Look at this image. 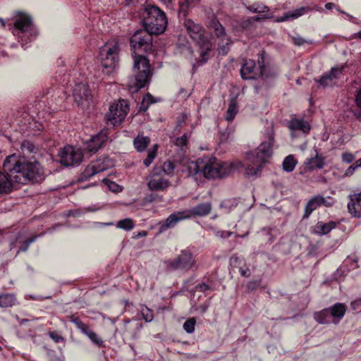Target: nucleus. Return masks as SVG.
<instances>
[{
    "mask_svg": "<svg viewBox=\"0 0 361 361\" xmlns=\"http://www.w3.org/2000/svg\"><path fill=\"white\" fill-rule=\"evenodd\" d=\"M142 21L144 27L153 35L163 33L168 24L165 13L154 5H147L145 6Z\"/></svg>",
    "mask_w": 361,
    "mask_h": 361,
    "instance_id": "nucleus-5",
    "label": "nucleus"
},
{
    "mask_svg": "<svg viewBox=\"0 0 361 361\" xmlns=\"http://www.w3.org/2000/svg\"><path fill=\"white\" fill-rule=\"evenodd\" d=\"M240 75L243 80H256L274 78L276 73L267 66L264 63V51L258 54L257 66L252 59L245 60L240 68Z\"/></svg>",
    "mask_w": 361,
    "mask_h": 361,
    "instance_id": "nucleus-4",
    "label": "nucleus"
},
{
    "mask_svg": "<svg viewBox=\"0 0 361 361\" xmlns=\"http://www.w3.org/2000/svg\"><path fill=\"white\" fill-rule=\"evenodd\" d=\"M144 200L146 202H161L162 196H160L157 193L152 192L150 194L147 195L145 197Z\"/></svg>",
    "mask_w": 361,
    "mask_h": 361,
    "instance_id": "nucleus-44",
    "label": "nucleus"
},
{
    "mask_svg": "<svg viewBox=\"0 0 361 361\" xmlns=\"http://www.w3.org/2000/svg\"><path fill=\"white\" fill-rule=\"evenodd\" d=\"M336 226V223L333 221H330L328 223L319 221L315 226V233L319 235H326L333 230Z\"/></svg>",
    "mask_w": 361,
    "mask_h": 361,
    "instance_id": "nucleus-29",
    "label": "nucleus"
},
{
    "mask_svg": "<svg viewBox=\"0 0 361 361\" xmlns=\"http://www.w3.org/2000/svg\"><path fill=\"white\" fill-rule=\"evenodd\" d=\"M73 97L78 105H82L85 102L90 99L91 93L89 87L82 82L76 84L73 89Z\"/></svg>",
    "mask_w": 361,
    "mask_h": 361,
    "instance_id": "nucleus-17",
    "label": "nucleus"
},
{
    "mask_svg": "<svg viewBox=\"0 0 361 361\" xmlns=\"http://www.w3.org/2000/svg\"><path fill=\"white\" fill-rule=\"evenodd\" d=\"M319 201H323V196L317 195L311 198L307 203L303 214V218H308L312 212H314L320 205Z\"/></svg>",
    "mask_w": 361,
    "mask_h": 361,
    "instance_id": "nucleus-26",
    "label": "nucleus"
},
{
    "mask_svg": "<svg viewBox=\"0 0 361 361\" xmlns=\"http://www.w3.org/2000/svg\"><path fill=\"white\" fill-rule=\"evenodd\" d=\"M355 172V171L353 170V168L352 166H349L345 172V176H350L353 174V173Z\"/></svg>",
    "mask_w": 361,
    "mask_h": 361,
    "instance_id": "nucleus-62",
    "label": "nucleus"
},
{
    "mask_svg": "<svg viewBox=\"0 0 361 361\" xmlns=\"http://www.w3.org/2000/svg\"><path fill=\"white\" fill-rule=\"evenodd\" d=\"M188 143V135L184 133L181 137H177L175 141V145L178 147L185 146Z\"/></svg>",
    "mask_w": 361,
    "mask_h": 361,
    "instance_id": "nucleus-49",
    "label": "nucleus"
},
{
    "mask_svg": "<svg viewBox=\"0 0 361 361\" xmlns=\"http://www.w3.org/2000/svg\"><path fill=\"white\" fill-rule=\"evenodd\" d=\"M49 336L55 343H57L64 342L65 341V338L56 331H49Z\"/></svg>",
    "mask_w": 361,
    "mask_h": 361,
    "instance_id": "nucleus-46",
    "label": "nucleus"
},
{
    "mask_svg": "<svg viewBox=\"0 0 361 361\" xmlns=\"http://www.w3.org/2000/svg\"><path fill=\"white\" fill-rule=\"evenodd\" d=\"M247 10H248L250 12L252 13H257V2L252 4V5H250L248 6H246Z\"/></svg>",
    "mask_w": 361,
    "mask_h": 361,
    "instance_id": "nucleus-59",
    "label": "nucleus"
},
{
    "mask_svg": "<svg viewBox=\"0 0 361 361\" xmlns=\"http://www.w3.org/2000/svg\"><path fill=\"white\" fill-rule=\"evenodd\" d=\"M133 58V77L128 85V90L138 92L149 83L152 71L149 59L144 54L132 55Z\"/></svg>",
    "mask_w": 361,
    "mask_h": 361,
    "instance_id": "nucleus-3",
    "label": "nucleus"
},
{
    "mask_svg": "<svg viewBox=\"0 0 361 361\" xmlns=\"http://www.w3.org/2000/svg\"><path fill=\"white\" fill-rule=\"evenodd\" d=\"M155 102L156 101L154 97L149 93H147L142 99L139 107V111L145 112L148 109L149 105Z\"/></svg>",
    "mask_w": 361,
    "mask_h": 361,
    "instance_id": "nucleus-36",
    "label": "nucleus"
},
{
    "mask_svg": "<svg viewBox=\"0 0 361 361\" xmlns=\"http://www.w3.org/2000/svg\"><path fill=\"white\" fill-rule=\"evenodd\" d=\"M85 335H86L91 341L98 347H102L104 345L103 340L92 329H89L87 334H85Z\"/></svg>",
    "mask_w": 361,
    "mask_h": 361,
    "instance_id": "nucleus-39",
    "label": "nucleus"
},
{
    "mask_svg": "<svg viewBox=\"0 0 361 361\" xmlns=\"http://www.w3.org/2000/svg\"><path fill=\"white\" fill-rule=\"evenodd\" d=\"M257 13H266L270 11L269 7L259 2H257Z\"/></svg>",
    "mask_w": 361,
    "mask_h": 361,
    "instance_id": "nucleus-51",
    "label": "nucleus"
},
{
    "mask_svg": "<svg viewBox=\"0 0 361 361\" xmlns=\"http://www.w3.org/2000/svg\"><path fill=\"white\" fill-rule=\"evenodd\" d=\"M46 178L44 169L32 157L28 159L16 154L8 156L0 171V195L12 191L13 183H40Z\"/></svg>",
    "mask_w": 361,
    "mask_h": 361,
    "instance_id": "nucleus-1",
    "label": "nucleus"
},
{
    "mask_svg": "<svg viewBox=\"0 0 361 361\" xmlns=\"http://www.w3.org/2000/svg\"><path fill=\"white\" fill-rule=\"evenodd\" d=\"M306 167L311 171L321 169L324 166V158L319 156L316 152L315 157L307 159L305 161Z\"/></svg>",
    "mask_w": 361,
    "mask_h": 361,
    "instance_id": "nucleus-27",
    "label": "nucleus"
},
{
    "mask_svg": "<svg viewBox=\"0 0 361 361\" xmlns=\"http://www.w3.org/2000/svg\"><path fill=\"white\" fill-rule=\"evenodd\" d=\"M183 25L189 37L199 45L201 49L200 55L202 63L207 62L212 44L205 35L204 27L200 23H197L191 19H185Z\"/></svg>",
    "mask_w": 361,
    "mask_h": 361,
    "instance_id": "nucleus-7",
    "label": "nucleus"
},
{
    "mask_svg": "<svg viewBox=\"0 0 361 361\" xmlns=\"http://www.w3.org/2000/svg\"><path fill=\"white\" fill-rule=\"evenodd\" d=\"M20 149L23 154L22 157H26L30 159L32 157H34V154H36L39 152V149L32 142L29 140H24L20 144ZM21 157V156H19Z\"/></svg>",
    "mask_w": 361,
    "mask_h": 361,
    "instance_id": "nucleus-23",
    "label": "nucleus"
},
{
    "mask_svg": "<svg viewBox=\"0 0 361 361\" xmlns=\"http://www.w3.org/2000/svg\"><path fill=\"white\" fill-rule=\"evenodd\" d=\"M288 127L292 133H293L294 131H300L307 134L310 130V126L309 123L302 119L293 118L290 120L288 123ZM292 136H293V134H292Z\"/></svg>",
    "mask_w": 361,
    "mask_h": 361,
    "instance_id": "nucleus-22",
    "label": "nucleus"
},
{
    "mask_svg": "<svg viewBox=\"0 0 361 361\" xmlns=\"http://www.w3.org/2000/svg\"><path fill=\"white\" fill-rule=\"evenodd\" d=\"M35 239V237L30 238L27 240H26L23 243V244L21 245V247L19 248L18 252L27 251L29 247V245H30V243L34 242Z\"/></svg>",
    "mask_w": 361,
    "mask_h": 361,
    "instance_id": "nucleus-50",
    "label": "nucleus"
},
{
    "mask_svg": "<svg viewBox=\"0 0 361 361\" xmlns=\"http://www.w3.org/2000/svg\"><path fill=\"white\" fill-rule=\"evenodd\" d=\"M261 284V279L249 281L246 285L247 292H252L256 290Z\"/></svg>",
    "mask_w": 361,
    "mask_h": 361,
    "instance_id": "nucleus-45",
    "label": "nucleus"
},
{
    "mask_svg": "<svg viewBox=\"0 0 361 361\" xmlns=\"http://www.w3.org/2000/svg\"><path fill=\"white\" fill-rule=\"evenodd\" d=\"M355 159V156L348 152L342 154V161L345 163L350 164Z\"/></svg>",
    "mask_w": 361,
    "mask_h": 361,
    "instance_id": "nucleus-52",
    "label": "nucleus"
},
{
    "mask_svg": "<svg viewBox=\"0 0 361 361\" xmlns=\"http://www.w3.org/2000/svg\"><path fill=\"white\" fill-rule=\"evenodd\" d=\"M176 165L173 162L170 161H166L163 164V166L161 167H159L161 169L160 173L162 175L167 174V175H172L173 173V171L175 169Z\"/></svg>",
    "mask_w": 361,
    "mask_h": 361,
    "instance_id": "nucleus-40",
    "label": "nucleus"
},
{
    "mask_svg": "<svg viewBox=\"0 0 361 361\" xmlns=\"http://www.w3.org/2000/svg\"><path fill=\"white\" fill-rule=\"evenodd\" d=\"M312 8L310 6H302L300 8H296L293 11H290L283 14V16L279 18L276 21L277 22H284L289 20L296 19L304 14L308 13L312 11Z\"/></svg>",
    "mask_w": 361,
    "mask_h": 361,
    "instance_id": "nucleus-20",
    "label": "nucleus"
},
{
    "mask_svg": "<svg viewBox=\"0 0 361 361\" xmlns=\"http://www.w3.org/2000/svg\"><path fill=\"white\" fill-rule=\"evenodd\" d=\"M329 310L332 317V322L336 324L344 317L346 307L343 303L337 302L329 307Z\"/></svg>",
    "mask_w": 361,
    "mask_h": 361,
    "instance_id": "nucleus-21",
    "label": "nucleus"
},
{
    "mask_svg": "<svg viewBox=\"0 0 361 361\" xmlns=\"http://www.w3.org/2000/svg\"><path fill=\"white\" fill-rule=\"evenodd\" d=\"M164 264L171 271L180 270L186 272L198 268L195 257L187 249L181 250L176 258L166 260Z\"/></svg>",
    "mask_w": 361,
    "mask_h": 361,
    "instance_id": "nucleus-9",
    "label": "nucleus"
},
{
    "mask_svg": "<svg viewBox=\"0 0 361 361\" xmlns=\"http://www.w3.org/2000/svg\"><path fill=\"white\" fill-rule=\"evenodd\" d=\"M161 169L158 166L154 167L150 173V179L147 185L151 190H164L169 186V181L163 178L160 173Z\"/></svg>",
    "mask_w": 361,
    "mask_h": 361,
    "instance_id": "nucleus-16",
    "label": "nucleus"
},
{
    "mask_svg": "<svg viewBox=\"0 0 361 361\" xmlns=\"http://www.w3.org/2000/svg\"><path fill=\"white\" fill-rule=\"evenodd\" d=\"M107 140V133L101 131L98 134L94 135L87 144V149L90 152H97Z\"/></svg>",
    "mask_w": 361,
    "mask_h": 361,
    "instance_id": "nucleus-18",
    "label": "nucleus"
},
{
    "mask_svg": "<svg viewBox=\"0 0 361 361\" xmlns=\"http://www.w3.org/2000/svg\"><path fill=\"white\" fill-rule=\"evenodd\" d=\"M204 159L202 158L197 159L195 161H190L185 166V171L188 176H193L197 174L200 171L202 172Z\"/></svg>",
    "mask_w": 361,
    "mask_h": 361,
    "instance_id": "nucleus-25",
    "label": "nucleus"
},
{
    "mask_svg": "<svg viewBox=\"0 0 361 361\" xmlns=\"http://www.w3.org/2000/svg\"><path fill=\"white\" fill-rule=\"evenodd\" d=\"M350 308L355 313L361 312V298L355 300L350 303Z\"/></svg>",
    "mask_w": 361,
    "mask_h": 361,
    "instance_id": "nucleus-47",
    "label": "nucleus"
},
{
    "mask_svg": "<svg viewBox=\"0 0 361 361\" xmlns=\"http://www.w3.org/2000/svg\"><path fill=\"white\" fill-rule=\"evenodd\" d=\"M189 5V0H182L179 3V11L184 14L187 12L188 8Z\"/></svg>",
    "mask_w": 361,
    "mask_h": 361,
    "instance_id": "nucleus-53",
    "label": "nucleus"
},
{
    "mask_svg": "<svg viewBox=\"0 0 361 361\" xmlns=\"http://www.w3.org/2000/svg\"><path fill=\"white\" fill-rule=\"evenodd\" d=\"M274 230L272 229V228H263L262 229V231L266 233L267 235H269V240L272 243L274 239H275V236L273 235V231Z\"/></svg>",
    "mask_w": 361,
    "mask_h": 361,
    "instance_id": "nucleus-55",
    "label": "nucleus"
},
{
    "mask_svg": "<svg viewBox=\"0 0 361 361\" xmlns=\"http://www.w3.org/2000/svg\"><path fill=\"white\" fill-rule=\"evenodd\" d=\"M297 164V161L293 155L287 156L283 161V169L287 172H291L294 170Z\"/></svg>",
    "mask_w": 361,
    "mask_h": 361,
    "instance_id": "nucleus-35",
    "label": "nucleus"
},
{
    "mask_svg": "<svg viewBox=\"0 0 361 361\" xmlns=\"http://www.w3.org/2000/svg\"><path fill=\"white\" fill-rule=\"evenodd\" d=\"M252 25V23L251 21L250 18L242 21L241 26L243 29H248L250 26Z\"/></svg>",
    "mask_w": 361,
    "mask_h": 361,
    "instance_id": "nucleus-57",
    "label": "nucleus"
},
{
    "mask_svg": "<svg viewBox=\"0 0 361 361\" xmlns=\"http://www.w3.org/2000/svg\"><path fill=\"white\" fill-rule=\"evenodd\" d=\"M348 203V212L353 216H361V193H356L349 196Z\"/></svg>",
    "mask_w": 361,
    "mask_h": 361,
    "instance_id": "nucleus-19",
    "label": "nucleus"
},
{
    "mask_svg": "<svg viewBox=\"0 0 361 361\" xmlns=\"http://www.w3.org/2000/svg\"><path fill=\"white\" fill-rule=\"evenodd\" d=\"M196 324V319L194 317L189 318L187 319L183 324V329L188 334H192L195 331V327Z\"/></svg>",
    "mask_w": 361,
    "mask_h": 361,
    "instance_id": "nucleus-42",
    "label": "nucleus"
},
{
    "mask_svg": "<svg viewBox=\"0 0 361 361\" xmlns=\"http://www.w3.org/2000/svg\"><path fill=\"white\" fill-rule=\"evenodd\" d=\"M159 145L155 144L152 148L148 152L147 157L144 159L143 164L145 166L148 167L154 161L157 155Z\"/></svg>",
    "mask_w": 361,
    "mask_h": 361,
    "instance_id": "nucleus-38",
    "label": "nucleus"
},
{
    "mask_svg": "<svg viewBox=\"0 0 361 361\" xmlns=\"http://www.w3.org/2000/svg\"><path fill=\"white\" fill-rule=\"evenodd\" d=\"M346 68V63L336 65L332 67L329 72L323 74L319 79H314V81L324 88L333 86L341 78Z\"/></svg>",
    "mask_w": 361,
    "mask_h": 361,
    "instance_id": "nucleus-15",
    "label": "nucleus"
},
{
    "mask_svg": "<svg viewBox=\"0 0 361 361\" xmlns=\"http://www.w3.org/2000/svg\"><path fill=\"white\" fill-rule=\"evenodd\" d=\"M102 172V169L99 167H96L94 164L92 162L89 164L84 171L80 174L78 178V182L82 183L89 180L91 177L94 176L97 173Z\"/></svg>",
    "mask_w": 361,
    "mask_h": 361,
    "instance_id": "nucleus-24",
    "label": "nucleus"
},
{
    "mask_svg": "<svg viewBox=\"0 0 361 361\" xmlns=\"http://www.w3.org/2000/svg\"><path fill=\"white\" fill-rule=\"evenodd\" d=\"M69 320L73 323L75 326L83 334H87V331L89 330V326L85 324L78 317H75L72 314L68 316Z\"/></svg>",
    "mask_w": 361,
    "mask_h": 361,
    "instance_id": "nucleus-33",
    "label": "nucleus"
},
{
    "mask_svg": "<svg viewBox=\"0 0 361 361\" xmlns=\"http://www.w3.org/2000/svg\"><path fill=\"white\" fill-rule=\"evenodd\" d=\"M16 300L15 295L13 294H4L0 295V307H8L14 305Z\"/></svg>",
    "mask_w": 361,
    "mask_h": 361,
    "instance_id": "nucleus-34",
    "label": "nucleus"
},
{
    "mask_svg": "<svg viewBox=\"0 0 361 361\" xmlns=\"http://www.w3.org/2000/svg\"><path fill=\"white\" fill-rule=\"evenodd\" d=\"M271 17H272L271 16H268L267 14H264V15H263L262 16H252V17H250V18L251 19V21H252V24H253L255 22L259 21L262 19L271 18Z\"/></svg>",
    "mask_w": 361,
    "mask_h": 361,
    "instance_id": "nucleus-56",
    "label": "nucleus"
},
{
    "mask_svg": "<svg viewBox=\"0 0 361 361\" xmlns=\"http://www.w3.org/2000/svg\"><path fill=\"white\" fill-rule=\"evenodd\" d=\"M135 226L133 221L130 218L121 219L116 223V227L124 231H131Z\"/></svg>",
    "mask_w": 361,
    "mask_h": 361,
    "instance_id": "nucleus-37",
    "label": "nucleus"
},
{
    "mask_svg": "<svg viewBox=\"0 0 361 361\" xmlns=\"http://www.w3.org/2000/svg\"><path fill=\"white\" fill-rule=\"evenodd\" d=\"M272 154L271 142H262L255 151L246 153L245 163L241 161L228 163L219 161L216 157H204L202 173L206 178H225L235 169L245 168V175L257 177L261 174L263 164Z\"/></svg>",
    "mask_w": 361,
    "mask_h": 361,
    "instance_id": "nucleus-2",
    "label": "nucleus"
},
{
    "mask_svg": "<svg viewBox=\"0 0 361 361\" xmlns=\"http://www.w3.org/2000/svg\"><path fill=\"white\" fill-rule=\"evenodd\" d=\"M239 271H240V275L243 277L247 278L250 276V271L249 268H246L245 269L243 268H240Z\"/></svg>",
    "mask_w": 361,
    "mask_h": 361,
    "instance_id": "nucleus-58",
    "label": "nucleus"
},
{
    "mask_svg": "<svg viewBox=\"0 0 361 361\" xmlns=\"http://www.w3.org/2000/svg\"><path fill=\"white\" fill-rule=\"evenodd\" d=\"M59 156L61 164L66 166L79 165L83 159L82 151L71 145L65 146Z\"/></svg>",
    "mask_w": 361,
    "mask_h": 361,
    "instance_id": "nucleus-13",
    "label": "nucleus"
},
{
    "mask_svg": "<svg viewBox=\"0 0 361 361\" xmlns=\"http://www.w3.org/2000/svg\"><path fill=\"white\" fill-rule=\"evenodd\" d=\"M313 317L315 321L322 324H329L331 322V317L329 308H325L321 311L314 312Z\"/></svg>",
    "mask_w": 361,
    "mask_h": 361,
    "instance_id": "nucleus-30",
    "label": "nucleus"
},
{
    "mask_svg": "<svg viewBox=\"0 0 361 361\" xmlns=\"http://www.w3.org/2000/svg\"><path fill=\"white\" fill-rule=\"evenodd\" d=\"M320 205H324L326 207H331L333 204L332 202L328 201L323 197V201H319Z\"/></svg>",
    "mask_w": 361,
    "mask_h": 361,
    "instance_id": "nucleus-60",
    "label": "nucleus"
},
{
    "mask_svg": "<svg viewBox=\"0 0 361 361\" xmlns=\"http://www.w3.org/2000/svg\"><path fill=\"white\" fill-rule=\"evenodd\" d=\"M93 164L95 165L96 167H99L102 169V171L108 169L109 168L113 166L112 159L109 157H102L98 159L95 161H92Z\"/></svg>",
    "mask_w": 361,
    "mask_h": 361,
    "instance_id": "nucleus-32",
    "label": "nucleus"
},
{
    "mask_svg": "<svg viewBox=\"0 0 361 361\" xmlns=\"http://www.w3.org/2000/svg\"><path fill=\"white\" fill-rule=\"evenodd\" d=\"M13 34L18 37V42L23 46L33 40L37 37V32L32 18L25 13H18L15 17Z\"/></svg>",
    "mask_w": 361,
    "mask_h": 361,
    "instance_id": "nucleus-8",
    "label": "nucleus"
},
{
    "mask_svg": "<svg viewBox=\"0 0 361 361\" xmlns=\"http://www.w3.org/2000/svg\"><path fill=\"white\" fill-rule=\"evenodd\" d=\"M209 27L219 39L218 47L219 53L222 55L227 54L233 42L226 34L224 27L220 23L216 16H213L210 20Z\"/></svg>",
    "mask_w": 361,
    "mask_h": 361,
    "instance_id": "nucleus-12",
    "label": "nucleus"
},
{
    "mask_svg": "<svg viewBox=\"0 0 361 361\" xmlns=\"http://www.w3.org/2000/svg\"><path fill=\"white\" fill-rule=\"evenodd\" d=\"M152 33L145 28L137 30L130 39L132 55L149 53L152 48Z\"/></svg>",
    "mask_w": 361,
    "mask_h": 361,
    "instance_id": "nucleus-10",
    "label": "nucleus"
},
{
    "mask_svg": "<svg viewBox=\"0 0 361 361\" xmlns=\"http://www.w3.org/2000/svg\"><path fill=\"white\" fill-rule=\"evenodd\" d=\"M212 203L209 202L200 203L188 210L178 212L171 214L160 226V232L164 231L168 228L174 227L178 222L181 220L190 219L191 217H202L207 216L212 211Z\"/></svg>",
    "mask_w": 361,
    "mask_h": 361,
    "instance_id": "nucleus-6",
    "label": "nucleus"
},
{
    "mask_svg": "<svg viewBox=\"0 0 361 361\" xmlns=\"http://www.w3.org/2000/svg\"><path fill=\"white\" fill-rule=\"evenodd\" d=\"M196 290L200 292H205L210 289V287L207 283L202 282L197 284L195 287Z\"/></svg>",
    "mask_w": 361,
    "mask_h": 361,
    "instance_id": "nucleus-54",
    "label": "nucleus"
},
{
    "mask_svg": "<svg viewBox=\"0 0 361 361\" xmlns=\"http://www.w3.org/2000/svg\"><path fill=\"white\" fill-rule=\"evenodd\" d=\"M142 318L146 322H150L154 318L153 312L147 306L142 305L140 310Z\"/></svg>",
    "mask_w": 361,
    "mask_h": 361,
    "instance_id": "nucleus-41",
    "label": "nucleus"
},
{
    "mask_svg": "<svg viewBox=\"0 0 361 361\" xmlns=\"http://www.w3.org/2000/svg\"><path fill=\"white\" fill-rule=\"evenodd\" d=\"M238 111V109L236 99L235 98H232L228 104V106L226 111V120L228 122L232 121Z\"/></svg>",
    "mask_w": 361,
    "mask_h": 361,
    "instance_id": "nucleus-31",
    "label": "nucleus"
},
{
    "mask_svg": "<svg viewBox=\"0 0 361 361\" xmlns=\"http://www.w3.org/2000/svg\"><path fill=\"white\" fill-rule=\"evenodd\" d=\"M179 94L182 95L185 98H188L190 95V93L187 92L183 88H182L179 91Z\"/></svg>",
    "mask_w": 361,
    "mask_h": 361,
    "instance_id": "nucleus-63",
    "label": "nucleus"
},
{
    "mask_svg": "<svg viewBox=\"0 0 361 361\" xmlns=\"http://www.w3.org/2000/svg\"><path fill=\"white\" fill-rule=\"evenodd\" d=\"M150 143V138L148 136H144L139 133L133 140V145L139 152H143Z\"/></svg>",
    "mask_w": 361,
    "mask_h": 361,
    "instance_id": "nucleus-28",
    "label": "nucleus"
},
{
    "mask_svg": "<svg viewBox=\"0 0 361 361\" xmlns=\"http://www.w3.org/2000/svg\"><path fill=\"white\" fill-rule=\"evenodd\" d=\"M129 109L128 102L126 99H121L117 103L111 104L105 115L106 126L112 128L119 126L124 121Z\"/></svg>",
    "mask_w": 361,
    "mask_h": 361,
    "instance_id": "nucleus-11",
    "label": "nucleus"
},
{
    "mask_svg": "<svg viewBox=\"0 0 361 361\" xmlns=\"http://www.w3.org/2000/svg\"><path fill=\"white\" fill-rule=\"evenodd\" d=\"M99 58L102 66L106 69V73H110L116 67L118 63V47H104L99 51Z\"/></svg>",
    "mask_w": 361,
    "mask_h": 361,
    "instance_id": "nucleus-14",
    "label": "nucleus"
},
{
    "mask_svg": "<svg viewBox=\"0 0 361 361\" xmlns=\"http://www.w3.org/2000/svg\"><path fill=\"white\" fill-rule=\"evenodd\" d=\"M292 42L295 45L298 46V47L302 46L304 44H312L313 43V42L312 40L305 39L304 38H302V37H300L299 35L293 36Z\"/></svg>",
    "mask_w": 361,
    "mask_h": 361,
    "instance_id": "nucleus-43",
    "label": "nucleus"
},
{
    "mask_svg": "<svg viewBox=\"0 0 361 361\" xmlns=\"http://www.w3.org/2000/svg\"><path fill=\"white\" fill-rule=\"evenodd\" d=\"M354 116L361 122V109L354 112Z\"/></svg>",
    "mask_w": 361,
    "mask_h": 361,
    "instance_id": "nucleus-64",
    "label": "nucleus"
},
{
    "mask_svg": "<svg viewBox=\"0 0 361 361\" xmlns=\"http://www.w3.org/2000/svg\"><path fill=\"white\" fill-rule=\"evenodd\" d=\"M356 104L357 106L361 109V90L358 92L356 96Z\"/></svg>",
    "mask_w": 361,
    "mask_h": 361,
    "instance_id": "nucleus-61",
    "label": "nucleus"
},
{
    "mask_svg": "<svg viewBox=\"0 0 361 361\" xmlns=\"http://www.w3.org/2000/svg\"><path fill=\"white\" fill-rule=\"evenodd\" d=\"M103 182L106 183L108 185L109 189L115 192H118L121 190V189L118 190L120 186L114 181L109 180L106 178H104Z\"/></svg>",
    "mask_w": 361,
    "mask_h": 361,
    "instance_id": "nucleus-48",
    "label": "nucleus"
}]
</instances>
